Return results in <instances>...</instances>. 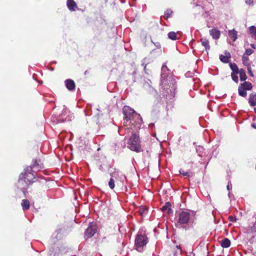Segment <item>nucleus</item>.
<instances>
[{"label": "nucleus", "mask_w": 256, "mask_h": 256, "mask_svg": "<svg viewBox=\"0 0 256 256\" xmlns=\"http://www.w3.org/2000/svg\"><path fill=\"white\" fill-rule=\"evenodd\" d=\"M148 238L146 234L142 232H138L136 236L134 241V246L136 249L140 252H141L144 246L148 242Z\"/></svg>", "instance_id": "obj_1"}, {"label": "nucleus", "mask_w": 256, "mask_h": 256, "mask_svg": "<svg viewBox=\"0 0 256 256\" xmlns=\"http://www.w3.org/2000/svg\"><path fill=\"white\" fill-rule=\"evenodd\" d=\"M36 178L34 174L32 173L28 174V176L24 175V173H21L20 175V178L18 182V186L20 187L22 190L24 194H26V190L28 188V186L22 187V185L25 182L26 184H32L34 181L33 180Z\"/></svg>", "instance_id": "obj_2"}, {"label": "nucleus", "mask_w": 256, "mask_h": 256, "mask_svg": "<svg viewBox=\"0 0 256 256\" xmlns=\"http://www.w3.org/2000/svg\"><path fill=\"white\" fill-rule=\"evenodd\" d=\"M140 143L139 136L136 134H132L128 142L130 149L136 152H141Z\"/></svg>", "instance_id": "obj_3"}, {"label": "nucleus", "mask_w": 256, "mask_h": 256, "mask_svg": "<svg viewBox=\"0 0 256 256\" xmlns=\"http://www.w3.org/2000/svg\"><path fill=\"white\" fill-rule=\"evenodd\" d=\"M123 114L124 116V120H132L135 116L140 117V115L137 114L132 108L128 106H124L123 108Z\"/></svg>", "instance_id": "obj_4"}, {"label": "nucleus", "mask_w": 256, "mask_h": 256, "mask_svg": "<svg viewBox=\"0 0 256 256\" xmlns=\"http://www.w3.org/2000/svg\"><path fill=\"white\" fill-rule=\"evenodd\" d=\"M63 237V233L62 228H60L56 230L52 235L50 240V244H55Z\"/></svg>", "instance_id": "obj_5"}, {"label": "nucleus", "mask_w": 256, "mask_h": 256, "mask_svg": "<svg viewBox=\"0 0 256 256\" xmlns=\"http://www.w3.org/2000/svg\"><path fill=\"white\" fill-rule=\"evenodd\" d=\"M190 220V214L185 211H182L178 214V222L180 224H187Z\"/></svg>", "instance_id": "obj_6"}, {"label": "nucleus", "mask_w": 256, "mask_h": 256, "mask_svg": "<svg viewBox=\"0 0 256 256\" xmlns=\"http://www.w3.org/2000/svg\"><path fill=\"white\" fill-rule=\"evenodd\" d=\"M96 228L94 223H90L88 227L85 232V238H92L96 232Z\"/></svg>", "instance_id": "obj_7"}, {"label": "nucleus", "mask_w": 256, "mask_h": 256, "mask_svg": "<svg viewBox=\"0 0 256 256\" xmlns=\"http://www.w3.org/2000/svg\"><path fill=\"white\" fill-rule=\"evenodd\" d=\"M151 81L150 80H148L147 81H144V84H143V87L148 92H149L150 93H152V94H157L156 91L151 86V85L150 83H151Z\"/></svg>", "instance_id": "obj_8"}, {"label": "nucleus", "mask_w": 256, "mask_h": 256, "mask_svg": "<svg viewBox=\"0 0 256 256\" xmlns=\"http://www.w3.org/2000/svg\"><path fill=\"white\" fill-rule=\"evenodd\" d=\"M66 86L70 91L74 90L76 88V84L74 81L71 79H68L64 82Z\"/></svg>", "instance_id": "obj_9"}, {"label": "nucleus", "mask_w": 256, "mask_h": 256, "mask_svg": "<svg viewBox=\"0 0 256 256\" xmlns=\"http://www.w3.org/2000/svg\"><path fill=\"white\" fill-rule=\"evenodd\" d=\"M210 34L212 36L213 39L218 40L220 38V31L216 29L213 28L209 30Z\"/></svg>", "instance_id": "obj_10"}, {"label": "nucleus", "mask_w": 256, "mask_h": 256, "mask_svg": "<svg viewBox=\"0 0 256 256\" xmlns=\"http://www.w3.org/2000/svg\"><path fill=\"white\" fill-rule=\"evenodd\" d=\"M200 42L202 46L204 47L207 54H208V51L210 50V48L208 40L206 38H202L200 39Z\"/></svg>", "instance_id": "obj_11"}, {"label": "nucleus", "mask_w": 256, "mask_h": 256, "mask_svg": "<svg viewBox=\"0 0 256 256\" xmlns=\"http://www.w3.org/2000/svg\"><path fill=\"white\" fill-rule=\"evenodd\" d=\"M66 4L68 9L72 12L75 11L77 8L76 4L74 0H68Z\"/></svg>", "instance_id": "obj_12"}, {"label": "nucleus", "mask_w": 256, "mask_h": 256, "mask_svg": "<svg viewBox=\"0 0 256 256\" xmlns=\"http://www.w3.org/2000/svg\"><path fill=\"white\" fill-rule=\"evenodd\" d=\"M248 103L251 106H256V94L252 93L250 95Z\"/></svg>", "instance_id": "obj_13"}, {"label": "nucleus", "mask_w": 256, "mask_h": 256, "mask_svg": "<svg viewBox=\"0 0 256 256\" xmlns=\"http://www.w3.org/2000/svg\"><path fill=\"white\" fill-rule=\"evenodd\" d=\"M240 86L248 90H251L252 88V84L249 82H245L242 84H240Z\"/></svg>", "instance_id": "obj_14"}, {"label": "nucleus", "mask_w": 256, "mask_h": 256, "mask_svg": "<svg viewBox=\"0 0 256 256\" xmlns=\"http://www.w3.org/2000/svg\"><path fill=\"white\" fill-rule=\"evenodd\" d=\"M228 36L232 38L233 42H234L237 39V32L233 29L228 31Z\"/></svg>", "instance_id": "obj_15"}, {"label": "nucleus", "mask_w": 256, "mask_h": 256, "mask_svg": "<svg viewBox=\"0 0 256 256\" xmlns=\"http://www.w3.org/2000/svg\"><path fill=\"white\" fill-rule=\"evenodd\" d=\"M220 245L222 248H228L230 246V241L227 238H224L220 242Z\"/></svg>", "instance_id": "obj_16"}, {"label": "nucleus", "mask_w": 256, "mask_h": 256, "mask_svg": "<svg viewBox=\"0 0 256 256\" xmlns=\"http://www.w3.org/2000/svg\"><path fill=\"white\" fill-rule=\"evenodd\" d=\"M21 206L24 210H28L30 208V202L28 200H22Z\"/></svg>", "instance_id": "obj_17"}, {"label": "nucleus", "mask_w": 256, "mask_h": 256, "mask_svg": "<svg viewBox=\"0 0 256 256\" xmlns=\"http://www.w3.org/2000/svg\"><path fill=\"white\" fill-rule=\"evenodd\" d=\"M179 172H180V174L182 176H186L188 178H190V177H192L193 176V173L192 172H190V170H188L187 172H185L182 168H180L179 170Z\"/></svg>", "instance_id": "obj_18"}, {"label": "nucleus", "mask_w": 256, "mask_h": 256, "mask_svg": "<svg viewBox=\"0 0 256 256\" xmlns=\"http://www.w3.org/2000/svg\"><path fill=\"white\" fill-rule=\"evenodd\" d=\"M170 202H166V204L162 207V209L164 212L168 210V213L171 214L172 212V211L170 208Z\"/></svg>", "instance_id": "obj_19"}, {"label": "nucleus", "mask_w": 256, "mask_h": 256, "mask_svg": "<svg viewBox=\"0 0 256 256\" xmlns=\"http://www.w3.org/2000/svg\"><path fill=\"white\" fill-rule=\"evenodd\" d=\"M248 30L252 38L256 40V27L254 26H250L249 27Z\"/></svg>", "instance_id": "obj_20"}, {"label": "nucleus", "mask_w": 256, "mask_h": 256, "mask_svg": "<svg viewBox=\"0 0 256 256\" xmlns=\"http://www.w3.org/2000/svg\"><path fill=\"white\" fill-rule=\"evenodd\" d=\"M31 165L34 168V169L36 170H38L43 168L39 163L37 162V160H32Z\"/></svg>", "instance_id": "obj_21"}, {"label": "nucleus", "mask_w": 256, "mask_h": 256, "mask_svg": "<svg viewBox=\"0 0 256 256\" xmlns=\"http://www.w3.org/2000/svg\"><path fill=\"white\" fill-rule=\"evenodd\" d=\"M238 73L240 74V80L241 81H244L246 80L247 76L244 70L242 68L240 69Z\"/></svg>", "instance_id": "obj_22"}, {"label": "nucleus", "mask_w": 256, "mask_h": 256, "mask_svg": "<svg viewBox=\"0 0 256 256\" xmlns=\"http://www.w3.org/2000/svg\"><path fill=\"white\" fill-rule=\"evenodd\" d=\"M34 168L32 166H30L26 168V169L24 170V172H23L24 175L28 176V174H32L33 172H34L36 170H34Z\"/></svg>", "instance_id": "obj_23"}, {"label": "nucleus", "mask_w": 256, "mask_h": 256, "mask_svg": "<svg viewBox=\"0 0 256 256\" xmlns=\"http://www.w3.org/2000/svg\"><path fill=\"white\" fill-rule=\"evenodd\" d=\"M230 54L228 52L227 54L225 56L222 54L220 56V59L222 62L224 63H227L228 62V58H230Z\"/></svg>", "instance_id": "obj_24"}, {"label": "nucleus", "mask_w": 256, "mask_h": 256, "mask_svg": "<svg viewBox=\"0 0 256 256\" xmlns=\"http://www.w3.org/2000/svg\"><path fill=\"white\" fill-rule=\"evenodd\" d=\"M246 90L244 88L242 87H241L240 86H238V94L241 96H242V97H246V95H247V92H246Z\"/></svg>", "instance_id": "obj_25"}, {"label": "nucleus", "mask_w": 256, "mask_h": 256, "mask_svg": "<svg viewBox=\"0 0 256 256\" xmlns=\"http://www.w3.org/2000/svg\"><path fill=\"white\" fill-rule=\"evenodd\" d=\"M229 65H230V66L231 70L232 71V72H234V73H235V74L238 73V72H239L238 68L236 64L230 62Z\"/></svg>", "instance_id": "obj_26"}, {"label": "nucleus", "mask_w": 256, "mask_h": 256, "mask_svg": "<svg viewBox=\"0 0 256 256\" xmlns=\"http://www.w3.org/2000/svg\"><path fill=\"white\" fill-rule=\"evenodd\" d=\"M148 212V208L144 206H140L138 210V213L140 216H144L146 215Z\"/></svg>", "instance_id": "obj_27"}, {"label": "nucleus", "mask_w": 256, "mask_h": 256, "mask_svg": "<svg viewBox=\"0 0 256 256\" xmlns=\"http://www.w3.org/2000/svg\"><path fill=\"white\" fill-rule=\"evenodd\" d=\"M168 38L172 40H176L178 39L176 34L174 32H168Z\"/></svg>", "instance_id": "obj_28"}, {"label": "nucleus", "mask_w": 256, "mask_h": 256, "mask_svg": "<svg viewBox=\"0 0 256 256\" xmlns=\"http://www.w3.org/2000/svg\"><path fill=\"white\" fill-rule=\"evenodd\" d=\"M173 12L170 9H168L166 10L164 12V18L165 19H168L169 18L172 16V14Z\"/></svg>", "instance_id": "obj_29"}, {"label": "nucleus", "mask_w": 256, "mask_h": 256, "mask_svg": "<svg viewBox=\"0 0 256 256\" xmlns=\"http://www.w3.org/2000/svg\"><path fill=\"white\" fill-rule=\"evenodd\" d=\"M242 60L244 64L246 66H250V63L248 62L249 58L248 56H244V55L242 58Z\"/></svg>", "instance_id": "obj_30"}, {"label": "nucleus", "mask_w": 256, "mask_h": 256, "mask_svg": "<svg viewBox=\"0 0 256 256\" xmlns=\"http://www.w3.org/2000/svg\"><path fill=\"white\" fill-rule=\"evenodd\" d=\"M170 87L171 88V89L170 90L171 93H172V94H174V90L176 89V86L174 84V82H172L170 85Z\"/></svg>", "instance_id": "obj_31"}, {"label": "nucleus", "mask_w": 256, "mask_h": 256, "mask_svg": "<svg viewBox=\"0 0 256 256\" xmlns=\"http://www.w3.org/2000/svg\"><path fill=\"white\" fill-rule=\"evenodd\" d=\"M108 186L110 188L112 189H113L114 188L115 184H114V180L113 178H110L109 182H108Z\"/></svg>", "instance_id": "obj_32"}, {"label": "nucleus", "mask_w": 256, "mask_h": 256, "mask_svg": "<svg viewBox=\"0 0 256 256\" xmlns=\"http://www.w3.org/2000/svg\"><path fill=\"white\" fill-rule=\"evenodd\" d=\"M236 74H235V73L234 74V72H232L231 74V76H232V80L236 83H238V76L236 75Z\"/></svg>", "instance_id": "obj_33"}, {"label": "nucleus", "mask_w": 256, "mask_h": 256, "mask_svg": "<svg viewBox=\"0 0 256 256\" xmlns=\"http://www.w3.org/2000/svg\"><path fill=\"white\" fill-rule=\"evenodd\" d=\"M120 172L118 171H114V172H112L110 174L111 178H116V177L118 176Z\"/></svg>", "instance_id": "obj_34"}, {"label": "nucleus", "mask_w": 256, "mask_h": 256, "mask_svg": "<svg viewBox=\"0 0 256 256\" xmlns=\"http://www.w3.org/2000/svg\"><path fill=\"white\" fill-rule=\"evenodd\" d=\"M253 52H254V50L250 49V48H248L246 50L244 54L247 56H250V55L252 54Z\"/></svg>", "instance_id": "obj_35"}, {"label": "nucleus", "mask_w": 256, "mask_h": 256, "mask_svg": "<svg viewBox=\"0 0 256 256\" xmlns=\"http://www.w3.org/2000/svg\"><path fill=\"white\" fill-rule=\"evenodd\" d=\"M228 219H229L230 221L232 222H234L236 220V217L232 216H229Z\"/></svg>", "instance_id": "obj_36"}, {"label": "nucleus", "mask_w": 256, "mask_h": 256, "mask_svg": "<svg viewBox=\"0 0 256 256\" xmlns=\"http://www.w3.org/2000/svg\"><path fill=\"white\" fill-rule=\"evenodd\" d=\"M246 4L250 6L253 5L254 0H244Z\"/></svg>", "instance_id": "obj_37"}, {"label": "nucleus", "mask_w": 256, "mask_h": 256, "mask_svg": "<svg viewBox=\"0 0 256 256\" xmlns=\"http://www.w3.org/2000/svg\"><path fill=\"white\" fill-rule=\"evenodd\" d=\"M248 72L249 74L250 75V76H253L254 75H253V74H252V70L250 66H248Z\"/></svg>", "instance_id": "obj_38"}, {"label": "nucleus", "mask_w": 256, "mask_h": 256, "mask_svg": "<svg viewBox=\"0 0 256 256\" xmlns=\"http://www.w3.org/2000/svg\"><path fill=\"white\" fill-rule=\"evenodd\" d=\"M250 232L254 233L256 232V226H252L250 229Z\"/></svg>", "instance_id": "obj_39"}, {"label": "nucleus", "mask_w": 256, "mask_h": 256, "mask_svg": "<svg viewBox=\"0 0 256 256\" xmlns=\"http://www.w3.org/2000/svg\"><path fill=\"white\" fill-rule=\"evenodd\" d=\"M232 184H230L228 183V186H227V189H228V190H230L232 189Z\"/></svg>", "instance_id": "obj_40"}, {"label": "nucleus", "mask_w": 256, "mask_h": 256, "mask_svg": "<svg viewBox=\"0 0 256 256\" xmlns=\"http://www.w3.org/2000/svg\"><path fill=\"white\" fill-rule=\"evenodd\" d=\"M155 46L156 48H160V44L159 42H156L155 44Z\"/></svg>", "instance_id": "obj_41"}, {"label": "nucleus", "mask_w": 256, "mask_h": 256, "mask_svg": "<svg viewBox=\"0 0 256 256\" xmlns=\"http://www.w3.org/2000/svg\"><path fill=\"white\" fill-rule=\"evenodd\" d=\"M250 46H251L252 48H254V49H256V47H255V46H254V44H250Z\"/></svg>", "instance_id": "obj_42"}, {"label": "nucleus", "mask_w": 256, "mask_h": 256, "mask_svg": "<svg viewBox=\"0 0 256 256\" xmlns=\"http://www.w3.org/2000/svg\"><path fill=\"white\" fill-rule=\"evenodd\" d=\"M252 126L254 128H256V124H252Z\"/></svg>", "instance_id": "obj_43"}, {"label": "nucleus", "mask_w": 256, "mask_h": 256, "mask_svg": "<svg viewBox=\"0 0 256 256\" xmlns=\"http://www.w3.org/2000/svg\"><path fill=\"white\" fill-rule=\"evenodd\" d=\"M99 168H100V170H103V167H102V165H100V167H99Z\"/></svg>", "instance_id": "obj_44"}, {"label": "nucleus", "mask_w": 256, "mask_h": 256, "mask_svg": "<svg viewBox=\"0 0 256 256\" xmlns=\"http://www.w3.org/2000/svg\"><path fill=\"white\" fill-rule=\"evenodd\" d=\"M254 112L256 113V107L254 108Z\"/></svg>", "instance_id": "obj_45"}, {"label": "nucleus", "mask_w": 256, "mask_h": 256, "mask_svg": "<svg viewBox=\"0 0 256 256\" xmlns=\"http://www.w3.org/2000/svg\"><path fill=\"white\" fill-rule=\"evenodd\" d=\"M146 66H144V70H146Z\"/></svg>", "instance_id": "obj_46"}, {"label": "nucleus", "mask_w": 256, "mask_h": 256, "mask_svg": "<svg viewBox=\"0 0 256 256\" xmlns=\"http://www.w3.org/2000/svg\"><path fill=\"white\" fill-rule=\"evenodd\" d=\"M136 72H133V74H136Z\"/></svg>", "instance_id": "obj_47"}, {"label": "nucleus", "mask_w": 256, "mask_h": 256, "mask_svg": "<svg viewBox=\"0 0 256 256\" xmlns=\"http://www.w3.org/2000/svg\"><path fill=\"white\" fill-rule=\"evenodd\" d=\"M196 6H200V5H198V4H196Z\"/></svg>", "instance_id": "obj_48"}]
</instances>
